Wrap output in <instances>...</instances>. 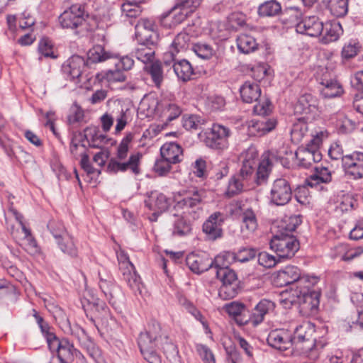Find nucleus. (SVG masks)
Wrapping results in <instances>:
<instances>
[{
	"label": "nucleus",
	"mask_w": 363,
	"mask_h": 363,
	"mask_svg": "<svg viewBox=\"0 0 363 363\" xmlns=\"http://www.w3.org/2000/svg\"><path fill=\"white\" fill-rule=\"evenodd\" d=\"M317 277L301 275V270L295 266H286L279 270L275 277V282L279 286L292 285L286 298L291 304H298L303 310L314 312L320 301V292L313 289L318 283Z\"/></svg>",
	"instance_id": "f257e3e1"
},
{
	"label": "nucleus",
	"mask_w": 363,
	"mask_h": 363,
	"mask_svg": "<svg viewBox=\"0 0 363 363\" xmlns=\"http://www.w3.org/2000/svg\"><path fill=\"white\" fill-rule=\"evenodd\" d=\"M138 345L144 358L150 363L158 361L156 349L162 346L164 354L171 363H181L179 350L169 337L162 332L160 325L155 320L151 321L145 332L140 333Z\"/></svg>",
	"instance_id": "f03ea898"
},
{
	"label": "nucleus",
	"mask_w": 363,
	"mask_h": 363,
	"mask_svg": "<svg viewBox=\"0 0 363 363\" xmlns=\"http://www.w3.org/2000/svg\"><path fill=\"white\" fill-rule=\"evenodd\" d=\"M133 140L132 134H127L116 148L115 157L111 158L107 165V171L111 174L125 172L130 170L137 175L140 172V164L142 155L140 152L131 154L128 158L129 147Z\"/></svg>",
	"instance_id": "7ed1b4c3"
},
{
	"label": "nucleus",
	"mask_w": 363,
	"mask_h": 363,
	"mask_svg": "<svg viewBox=\"0 0 363 363\" xmlns=\"http://www.w3.org/2000/svg\"><path fill=\"white\" fill-rule=\"evenodd\" d=\"M314 333V325L311 322L305 321L297 325L292 334L293 345L296 348L313 359L319 357L320 352L323 348V344L317 342L316 339L313 337Z\"/></svg>",
	"instance_id": "20e7f679"
},
{
	"label": "nucleus",
	"mask_w": 363,
	"mask_h": 363,
	"mask_svg": "<svg viewBox=\"0 0 363 363\" xmlns=\"http://www.w3.org/2000/svg\"><path fill=\"white\" fill-rule=\"evenodd\" d=\"M287 13L289 21L295 26L297 33L311 37L319 36L323 33V23L315 16H302L297 8L289 9Z\"/></svg>",
	"instance_id": "39448f33"
},
{
	"label": "nucleus",
	"mask_w": 363,
	"mask_h": 363,
	"mask_svg": "<svg viewBox=\"0 0 363 363\" xmlns=\"http://www.w3.org/2000/svg\"><path fill=\"white\" fill-rule=\"evenodd\" d=\"M9 213L16 220V225L11 223V219L6 217L7 229L16 241H23V245H27V250L35 252L37 242L31 235L30 230L23 222V216L16 209L10 208Z\"/></svg>",
	"instance_id": "423d86ee"
},
{
	"label": "nucleus",
	"mask_w": 363,
	"mask_h": 363,
	"mask_svg": "<svg viewBox=\"0 0 363 363\" xmlns=\"http://www.w3.org/2000/svg\"><path fill=\"white\" fill-rule=\"evenodd\" d=\"M324 137H326L324 132L317 133L315 135H313L307 147H301L296 150L295 155L298 166L308 168L313 163L318 162L322 160V154L319 151L318 147Z\"/></svg>",
	"instance_id": "0eeeda50"
},
{
	"label": "nucleus",
	"mask_w": 363,
	"mask_h": 363,
	"mask_svg": "<svg viewBox=\"0 0 363 363\" xmlns=\"http://www.w3.org/2000/svg\"><path fill=\"white\" fill-rule=\"evenodd\" d=\"M270 248L279 259H289L298 250L299 244L296 238L287 233L275 235L270 241Z\"/></svg>",
	"instance_id": "6e6552de"
},
{
	"label": "nucleus",
	"mask_w": 363,
	"mask_h": 363,
	"mask_svg": "<svg viewBox=\"0 0 363 363\" xmlns=\"http://www.w3.org/2000/svg\"><path fill=\"white\" fill-rule=\"evenodd\" d=\"M286 159L279 152L271 150L264 152L257 167L255 182L258 185L265 183L274 165L280 163L284 165Z\"/></svg>",
	"instance_id": "1a4fd4ad"
},
{
	"label": "nucleus",
	"mask_w": 363,
	"mask_h": 363,
	"mask_svg": "<svg viewBox=\"0 0 363 363\" xmlns=\"http://www.w3.org/2000/svg\"><path fill=\"white\" fill-rule=\"evenodd\" d=\"M206 192L203 189H193L184 192L177 199L174 208L182 211L184 214H191L201 208V204L205 197Z\"/></svg>",
	"instance_id": "9d476101"
},
{
	"label": "nucleus",
	"mask_w": 363,
	"mask_h": 363,
	"mask_svg": "<svg viewBox=\"0 0 363 363\" xmlns=\"http://www.w3.org/2000/svg\"><path fill=\"white\" fill-rule=\"evenodd\" d=\"M216 277L222 282L219 296L223 299L234 298L239 292V282L235 272L231 269L216 271Z\"/></svg>",
	"instance_id": "9b49d317"
},
{
	"label": "nucleus",
	"mask_w": 363,
	"mask_h": 363,
	"mask_svg": "<svg viewBox=\"0 0 363 363\" xmlns=\"http://www.w3.org/2000/svg\"><path fill=\"white\" fill-rule=\"evenodd\" d=\"M52 340L50 338L48 347L52 352L57 353L61 362L69 363L74 360V357L82 356V353L67 339H59L57 336H52Z\"/></svg>",
	"instance_id": "f8f14e48"
},
{
	"label": "nucleus",
	"mask_w": 363,
	"mask_h": 363,
	"mask_svg": "<svg viewBox=\"0 0 363 363\" xmlns=\"http://www.w3.org/2000/svg\"><path fill=\"white\" fill-rule=\"evenodd\" d=\"M202 0H179V1L164 17L172 18L170 26H175L183 22L200 5Z\"/></svg>",
	"instance_id": "ddd939ff"
},
{
	"label": "nucleus",
	"mask_w": 363,
	"mask_h": 363,
	"mask_svg": "<svg viewBox=\"0 0 363 363\" xmlns=\"http://www.w3.org/2000/svg\"><path fill=\"white\" fill-rule=\"evenodd\" d=\"M230 211L233 214L240 216L242 231L252 233L257 229V216L252 208L247 206L241 201H237L231 205Z\"/></svg>",
	"instance_id": "4468645a"
},
{
	"label": "nucleus",
	"mask_w": 363,
	"mask_h": 363,
	"mask_svg": "<svg viewBox=\"0 0 363 363\" xmlns=\"http://www.w3.org/2000/svg\"><path fill=\"white\" fill-rule=\"evenodd\" d=\"M135 38L138 42L149 43V45H157L159 34L157 27L152 20L140 18L135 26Z\"/></svg>",
	"instance_id": "2eb2a0df"
},
{
	"label": "nucleus",
	"mask_w": 363,
	"mask_h": 363,
	"mask_svg": "<svg viewBox=\"0 0 363 363\" xmlns=\"http://www.w3.org/2000/svg\"><path fill=\"white\" fill-rule=\"evenodd\" d=\"M342 167L347 177L352 179L363 178V152H353L342 157Z\"/></svg>",
	"instance_id": "dca6fc26"
},
{
	"label": "nucleus",
	"mask_w": 363,
	"mask_h": 363,
	"mask_svg": "<svg viewBox=\"0 0 363 363\" xmlns=\"http://www.w3.org/2000/svg\"><path fill=\"white\" fill-rule=\"evenodd\" d=\"M230 130L220 124H213L204 140L206 145L213 149L223 150L228 146Z\"/></svg>",
	"instance_id": "f3484780"
},
{
	"label": "nucleus",
	"mask_w": 363,
	"mask_h": 363,
	"mask_svg": "<svg viewBox=\"0 0 363 363\" xmlns=\"http://www.w3.org/2000/svg\"><path fill=\"white\" fill-rule=\"evenodd\" d=\"M292 191L289 182L283 178L276 179L270 191L271 201L277 206H284L291 199Z\"/></svg>",
	"instance_id": "a211bd4d"
},
{
	"label": "nucleus",
	"mask_w": 363,
	"mask_h": 363,
	"mask_svg": "<svg viewBox=\"0 0 363 363\" xmlns=\"http://www.w3.org/2000/svg\"><path fill=\"white\" fill-rule=\"evenodd\" d=\"M84 9L82 5L74 4L65 10L59 17L61 26L65 28L74 29L84 21Z\"/></svg>",
	"instance_id": "6ab92c4d"
},
{
	"label": "nucleus",
	"mask_w": 363,
	"mask_h": 363,
	"mask_svg": "<svg viewBox=\"0 0 363 363\" xmlns=\"http://www.w3.org/2000/svg\"><path fill=\"white\" fill-rule=\"evenodd\" d=\"M267 340L269 345L280 350H286L294 345L291 332L284 328L272 330Z\"/></svg>",
	"instance_id": "aec40b11"
},
{
	"label": "nucleus",
	"mask_w": 363,
	"mask_h": 363,
	"mask_svg": "<svg viewBox=\"0 0 363 363\" xmlns=\"http://www.w3.org/2000/svg\"><path fill=\"white\" fill-rule=\"evenodd\" d=\"M275 304L269 299H262L252 310L249 319L245 323H251L253 326H257L262 323L267 314L273 311Z\"/></svg>",
	"instance_id": "412c9836"
},
{
	"label": "nucleus",
	"mask_w": 363,
	"mask_h": 363,
	"mask_svg": "<svg viewBox=\"0 0 363 363\" xmlns=\"http://www.w3.org/2000/svg\"><path fill=\"white\" fill-rule=\"evenodd\" d=\"M223 216L220 212L211 214L203 225V231L209 239L216 240L222 236Z\"/></svg>",
	"instance_id": "4be33fe9"
},
{
	"label": "nucleus",
	"mask_w": 363,
	"mask_h": 363,
	"mask_svg": "<svg viewBox=\"0 0 363 363\" xmlns=\"http://www.w3.org/2000/svg\"><path fill=\"white\" fill-rule=\"evenodd\" d=\"M84 67V59L79 55H73L63 64L62 71L67 79L74 81L80 77Z\"/></svg>",
	"instance_id": "5701e85b"
},
{
	"label": "nucleus",
	"mask_w": 363,
	"mask_h": 363,
	"mask_svg": "<svg viewBox=\"0 0 363 363\" xmlns=\"http://www.w3.org/2000/svg\"><path fill=\"white\" fill-rule=\"evenodd\" d=\"M211 259L205 254L190 253L186 257V264L196 274H201L211 268Z\"/></svg>",
	"instance_id": "b1692460"
},
{
	"label": "nucleus",
	"mask_w": 363,
	"mask_h": 363,
	"mask_svg": "<svg viewBox=\"0 0 363 363\" xmlns=\"http://www.w3.org/2000/svg\"><path fill=\"white\" fill-rule=\"evenodd\" d=\"M277 124L274 118L263 117L259 120H252L248 124V132L250 135L262 136L274 130Z\"/></svg>",
	"instance_id": "393cba45"
},
{
	"label": "nucleus",
	"mask_w": 363,
	"mask_h": 363,
	"mask_svg": "<svg viewBox=\"0 0 363 363\" xmlns=\"http://www.w3.org/2000/svg\"><path fill=\"white\" fill-rule=\"evenodd\" d=\"M191 41V36L186 32H181L174 38L169 48V51L165 54V57H171L172 60L177 53L188 49Z\"/></svg>",
	"instance_id": "a878e982"
},
{
	"label": "nucleus",
	"mask_w": 363,
	"mask_h": 363,
	"mask_svg": "<svg viewBox=\"0 0 363 363\" xmlns=\"http://www.w3.org/2000/svg\"><path fill=\"white\" fill-rule=\"evenodd\" d=\"M84 132V138L89 147L93 148H101L104 145L108 144L110 140L106 135L101 133L95 126L87 127Z\"/></svg>",
	"instance_id": "bb28decb"
},
{
	"label": "nucleus",
	"mask_w": 363,
	"mask_h": 363,
	"mask_svg": "<svg viewBox=\"0 0 363 363\" xmlns=\"http://www.w3.org/2000/svg\"><path fill=\"white\" fill-rule=\"evenodd\" d=\"M161 157L172 164H177L182 161V149L180 145L175 143L164 144L160 148Z\"/></svg>",
	"instance_id": "cd10ccee"
},
{
	"label": "nucleus",
	"mask_w": 363,
	"mask_h": 363,
	"mask_svg": "<svg viewBox=\"0 0 363 363\" xmlns=\"http://www.w3.org/2000/svg\"><path fill=\"white\" fill-rule=\"evenodd\" d=\"M332 180V172L325 167H315L314 172L309 176L306 184L311 187L316 186L320 184H328Z\"/></svg>",
	"instance_id": "c85d7f7f"
},
{
	"label": "nucleus",
	"mask_w": 363,
	"mask_h": 363,
	"mask_svg": "<svg viewBox=\"0 0 363 363\" xmlns=\"http://www.w3.org/2000/svg\"><path fill=\"white\" fill-rule=\"evenodd\" d=\"M242 99L245 103L257 102L261 97L259 86L253 82H245L240 89Z\"/></svg>",
	"instance_id": "c756f323"
},
{
	"label": "nucleus",
	"mask_w": 363,
	"mask_h": 363,
	"mask_svg": "<svg viewBox=\"0 0 363 363\" xmlns=\"http://www.w3.org/2000/svg\"><path fill=\"white\" fill-rule=\"evenodd\" d=\"M145 203L150 210H158L160 212L167 210L171 204L170 200L164 194L158 192H152Z\"/></svg>",
	"instance_id": "7c9ffc66"
},
{
	"label": "nucleus",
	"mask_w": 363,
	"mask_h": 363,
	"mask_svg": "<svg viewBox=\"0 0 363 363\" xmlns=\"http://www.w3.org/2000/svg\"><path fill=\"white\" fill-rule=\"evenodd\" d=\"M156 46L157 45L138 42V45L133 53L138 60L145 64L152 62L155 57Z\"/></svg>",
	"instance_id": "2f4dec72"
},
{
	"label": "nucleus",
	"mask_w": 363,
	"mask_h": 363,
	"mask_svg": "<svg viewBox=\"0 0 363 363\" xmlns=\"http://www.w3.org/2000/svg\"><path fill=\"white\" fill-rule=\"evenodd\" d=\"M173 61L174 72L179 79L186 82L193 79L194 70L189 61L186 60H181L177 62L174 60Z\"/></svg>",
	"instance_id": "473e14b6"
},
{
	"label": "nucleus",
	"mask_w": 363,
	"mask_h": 363,
	"mask_svg": "<svg viewBox=\"0 0 363 363\" xmlns=\"http://www.w3.org/2000/svg\"><path fill=\"white\" fill-rule=\"evenodd\" d=\"M318 100L315 96L311 94H305L299 98L296 108L304 114L313 113L318 110Z\"/></svg>",
	"instance_id": "72a5a7b5"
},
{
	"label": "nucleus",
	"mask_w": 363,
	"mask_h": 363,
	"mask_svg": "<svg viewBox=\"0 0 363 363\" xmlns=\"http://www.w3.org/2000/svg\"><path fill=\"white\" fill-rule=\"evenodd\" d=\"M88 62L90 63L104 62L108 60L116 57V55L110 51L106 50L104 47L99 45H94L88 52Z\"/></svg>",
	"instance_id": "f704fd0d"
},
{
	"label": "nucleus",
	"mask_w": 363,
	"mask_h": 363,
	"mask_svg": "<svg viewBox=\"0 0 363 363\" xmlns=\"http://www.w3.org/2000/svg\"><path fill=\"white\" fill-rule=\"evenodd\" d=\"M324 28L323 33L320 35L322 36L321 42L328 44L336 41L340 36L341 31V26L339 23L326 22L323 23Z\"/></svg>",
	"instance_id": "c9c22d12"
},
{
	"label": "nucleus",
	"mask_w": 363,
	"mask_h": 363,
	"mask_svg": "<svg viewBox=\"0 0 363 363\" xmlns=\"http://www.w3.org/2000/svg\"><path fill=\"white\" fill-rule=\"evenodd\" d=\"M320 83L323 86L320 93L325 98L336 97L342 93V88L336 80L324 78Z\"/></svg>",
	"instance_id": "e433bc0d"
},
{
	"label": "nucleus",
	"mask_w": 363,
	"mask_h": 363,
	"mask_svg": "<svg viewBox=\"0 0 363 363\" xmlns=\"http://www.w3.org/2000/svg\"><path fill=\"white\" fill-rule=\"evenodd\" d=\"M235 253L229 251H224L218 255L213 260L211 259V268L215 271L223 269H230V265L235 262Z\"/></svg>",
	"instance_id": "4c0bfd02"
},
{
	"label": "nucleus",
	"mask_w": 363,
	"mask_h": 363,
	"mask_svg": "<svg viewBox=\"0 0 363 363\" xmlns=\"http://www.w3.org/2000/svg\"><path fill=\"white\" fill-rule=\"evenodd\" d=\"M191 224L184 216L174 215L172 223V233L174 236L182 237L189 235L191 232Z\"/></svg>",
	"instance_id": "58836bf2"
},
{
	"label": "nucleus",
	"mask_w": 363,
	"mask_h": 363,
	"mask_svg": "<svg viewBox=\"0 0 363 363\" xmlns=\"http://www.w3.org/2000/svg\"><path fill=\"white\" fill-rule=\"evenodd\" d=\"M61 229L62 228H61ZM61 232L63 233L61 235L62 238L56 241L59 247L65 254L72 257H76L77 255V249L75 247L72 237L67 232H64L63 230H61Z\"/></svg>",
	"instance_id": "ea45409f"
},
{
	"label": "nucleus",
	"mask_w": 363,
	"mask_h": 363,
	"mask_svg": "<svg viewBox=\"0 0 363 363\" xmlns=\"http://www.w3.org/2000/svg\"><path fill=\"white\" fill-rule=\"evenodd\" d=\"M257 43L254 37L240 34L237 38V46L239 51L244 54H249L257 49Z\"/></svg>",
	"instance_id": "a19ab883"
},
{
	"label": "nucleus",
	"mask_w": 363,
	"mask_h": 363,
	"mask_svg": "<svg viewBox=\"0 0 363 363\" xmlns=\"http://www.w3.org/2000/svg\"><path fill=\"white\" fill-rule=\"evenodd\" d=\"M145 1H131L126 0L121 6L122 15L125 18H135L138 17L142 12L140 4Z\"/></svg>",
	"instance_id": "79ce46f5"
},
{
	"label": "nucleus",
	"mask_w": 363,
	"mask_h": 363,
	"mask_svg": "<svg viewBox=\"0 0 363 363\" xmlns=\"http://www.w3.org/2000/svg\"><path fill=\"white\" fill-rule=\"evenodd\" d=\"M281 11V4L277 0H269L261 4L258 7L260 16H274Z\"/></svg>",
	"instance_id": "37998d69"
},
{
	"label": "nucleus",
	"mask_w": 363,
	"mask_h": 363,
	"mask_svg": "<svg viewBox=\"0 0 363 363\" xmlns=\"http://www.w3.org/2000/svg\"><path fill=\"white\" fill-rule=\"evenodd\" d=\"M147 73L150 75L152 81L155 84L157 88H160L163 80L164 74L162 70V66L160 62H152L147 67H146Z\"/></svg>",
	"instance_id": "c03bdc74"
},
{
	"label": "nucleus",
	"mask_w": 363,
	"mask_h": 363,
	"mask_svg": "<svg viewBox=\"0 0 363 363\" xmlns=\"http://www.w3.org/2000/svg\"><path fill=\"white\" fill-rule=\"evenodd\" d=\"M81 346L96 363H104L100 349L90 337L82 341Z\"/></svg>",
	"instance_id": "a18cd8bd"
},
{
	"label": "nucleus",
	"mask_w": 363,
	"mask_h": 363,
	"mask_svg": "<svg viewBox=\"0 0 363 363\" xmlns=\"http://www.w3.org/2000/svg\"><path fill=\"white\" fill-rule=\"evenodd\" d=\"M331 13L335 17H342L348 11V0H326Z\"/></svg>",
	"instance_id": "49530a36"
},
{
	"label": "nucleus",
	"mask_w": 363,
	"mask_h": 363,
	"mask_svg": "<svg viewBox=\"0 0 363 363\" xmlns=\"http://www.w3.org/2000/svg\"><path fill=\"white\" fill-rule=\"evenodd\" d=\"M192 50L200 58L208 60L212 57L215 50L212 46L205 43H198L192 46Z\"/></svg>",
	"instance_id": "de8ad7c7"
},
{
	"label": "nucleus",
	"mask_w": 363,
	"mask_h": 363,
	"mask_svg": "<svg viewBox=\"0 0 363 363\" xmlns=\"http://www.w3.org/2000/svg\"><path fill=\"white\" fill-rule=\"evenodd\" d=\"M360 49L359 43L356 40H350L344 45L341 55L343 59L349 60L354 57Z\"/></svg>",
	"instance_id": "09e8293b"
},
{
	"label": "nucleus",
	"mask_w": 363,
	"mask_h": 363,
	"mask_svg": "<svg viewBox=\"0 0 363 363\" xmlns=\"http://www.w3.org/2000/svg\"><path fill=\"white\" fill-rule=\"evenodd\" d=\"M121 272L124 280L127 282L130 288L139 289L140 279L135 272V267H133V269H132L128 268L122 270Z\"/></svg>",
	"instance_id": "8fccbe9b"
},
{
	"label": "nucleus",
	"mask_w": 363,
	"mask_h": 363,
	"mask_svg": "<svg viewBox=\"0 0 363 363\" xmlns=\"http://www.w3.org/2000/svg\"><path fill=\"white\" fill-rule=\"evenodd\" d=\"M38 52L45 57L55 59L56 55L53 52V45L52 41L48 38H43L38 44Z\"/></svg>",
	"instance_id": "3c124183"
},
{
	"label": "nucleus",
	"mask_w": 363,
	"mask_h": 363,
	"mask_svg": "<svg viewBox=\"0 0 363 363\" xmlns=\"http://www.w3.org/2000/svg\"><path fill=\"white\" fill-rule=\"evenodd\" d=\"M245 305L242 303L233 301L230 303H226L223 308L225 311L230 316L235 318L236 320L238 316L241 315V313L245 310Z\"/></svg>",
	"instance_id": "603ef678"
},
{
	"label": "nucleus",
	"mask_w": 363,
	"mask_h": 363,
	"mask_svg": "<svg viewBox=\"0 0 363 363\" xmlns=\"http://www.w3.org/2000/svg\"><path fill=\"white\" fill-rule=\"evenodd\" d=\"M99 287L104 293L106 299L110 303L114 304L113 299V289L116 287L111 281L101 279L99 281Z\"/></svg>",
	"instance_id": "864d4df0"
},
{
	"label": "nucleus",
	"mask_w": 363,
	"mask_h": 363,
	"mask_svg": "<svg viewBox=\"0 0 363 363\" xmlns=\"http://www.w3.org/2000/svg\"><path fill=\"white\" fill-rule=\"evenodd\" d=\"M182 124L183 127L188 130H197L201 125L200 118L195 115L183 116Z\"/></svg>",
	"instance_id": "5fc2aeb1"
},
{
	"label": "nucleus",
	"mask_w": 363,
	"mask_h": 363,
	"mask_svg": "<svg viewBox=\"0 0 363 363\" xmlns=\"http://www.w3.org/2000/svg\"><path fill=\"white\" fill-rule=\"evenodd\" d=\"M184 306L186 309L198 320H199L206 330H208V325L206 321L204 320L203 316L201 312L189 301L185 300L183 303Z\"/></svg>",
	"instance_id": "6e6d98bb"
},
{
	"label": "nucleus",
	"mask_w": 363,
	"mask_h": 363,
	"mask_svg": "<svg viewBox=\"0 0 363 363\" xmlns=\"http://www.w3.org/2000/svg\"><path fill=\"white\" fill-rule=\"evenodd\" d=\"M337 128L340 133L351 132L355 126V123L345 116H340L337 121Z\"/></svg>",
	"instance_id": "4d7b16f0"
},
{
	"label": "nucleus",
	"mask_w": 363,
	"mask_h": 363,
	"mask_svg": "<svg viewBox=\"0 0 363 363\" xmlns=\"http://www.w3.org/2000/svg\"><path fill=\"white\" fill-rule=\"evenodd\" d=\"M279 262L276 257L269 254L267 252H262L258 254V262L260 265L271 268L276 265Z\"/></svg>",
	"instance_id": "13d9d810"
},
{
	"label": "nucleus",
	"mask_w": 363,
	"mask_h": 363,
	"mask_svg": "<svg viewBox=\"0 0 363 363\" xmlns=\"http://www.w3.org/2000/svg\"><path fill=\"white\" fill-rule=\"evenodd\" d=\"M246 17L242 13L234 12L228 16V23L233 29H238L245 24Z\"/></svg>",
	"instance_id": "bf43d9fd"
},
{
	"label": "nucleus",
	"mask_w": 363,
	"mask_h": 363,
	"mask_svg": "<svg viewBox=\"0 0 363 363\" xmlns=\"http://www.w3.org/2000/svg\"><path fill=\"white\" fill-rule=\"evenodd\" d=\"M256 256V251L252 248H242L240 249L237 253H235V261L240 262H245L255 258Z\"/></svg>",
	"instance_id": "052dcab7"
},
{
	"label": "nucleus",
	"mask_w": 363,
	"mask_h": 363,
	"mask_svg": "<svg viewBox=\"0 0 363 363\" xmlns=\"http://www.w3.org/2000/svg\"><path fill=\"white\" fill-rule=\"evenodd\" d=\"M244 182L242 178L238 175L233 176L229 181L228 192L230 194H236L242 190Z\"/></svg>",
	"instance_id": "680f3d73"
},
{
	"label": "nucleus",
	"mask_w": 363,
	"mask_h": 363,
	"mask_svg": "<svg viewBox=\"0 0 363 363\" xmlns=\"http://www.w3.org/2000/svg\"><path fill=\"white\" fill-rule=\"evenodd\" d=\"M172 164V163L169 162V161H166L165 159L161 157V159L157 160L155 162L154 170L160 176L167 175L171 169Z\"/></svg>",
	"instance_id": "e2e57ef3"
},
{
	"label": "nucleus",
	"mask_w": 363,
	"mask_h": 363,
	"mask_svg": "<svg viewBox=\"0 0 363 363\" xmlns=\"http://www.w3.org/2000/svg\"><path fill=\"white\" fill-rule=\"evenodd\" d=\"M104 77L107 80L108 82H121L125 79V76L123 72L116 67V69L108 70L106 72Z\"/></svg>",
	"instance_id": "0e129e2a"
},
{
	"label": "nucleus",
	"mask_w": 363,
	"mask_h": 363,
	"mask_svg": "<svg viewBox=\"0 0 363 363\" xmlns=\"http://www.w3.org/2000/svg\"><path fill=\"white\" fill-rule=\"evenodd\" d=\"M254 106V112L260 116L267 115L271 111V103L267 99H260Z\"/></svg>",
	"instance_id": "69168bd1"
},
{
	"label": "nucleus",
	"mask_w": 363,
	"mask_h": 363,
	"mask_svg": "<svg viewBox=\"0 0 363 363\" xmlns=\"http://www.w3.org/2000/svg\"><path fill=\"white\" fill-rule=\"evenodd\" d=\"M286 225L283 226L287 233H292L302 223V216L300 215H294L289 217L286 220Z\"/></svg>",
	"instance_id": "338daca9"
},
{
	"label": "nucleus",
	"mask_w": 363,
	"mask_h": 363,
	"mask_svg": "<svg viewBox=\"0 0 363 363\" xmlns=\"http://www.w3.org/2000/svg\"><path fill=\"white\" fill-rule=\"evenodd\" d=\"M196 350L205 363H216L214 356L207 346L202 344L197 345Z\"/></svg>",
	"instance_id": "774afa93"
}]
</instances>
